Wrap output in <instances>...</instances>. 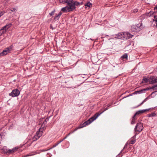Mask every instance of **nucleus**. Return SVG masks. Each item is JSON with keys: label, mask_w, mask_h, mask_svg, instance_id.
Wrapping results in <instances>:
<instances>
[{"label": "nucleus", "mask_w": 157, "mask_h": 157, "mask_svg": "<svg viewBox=\"0 0 157 157\" xmlns=\"http://www.w3.org/2000/svg\"><path fill=\"white\" fill-rule=\"evenodd\" d=\"M153 21H155L156 25H157V16H154Z\"/></svg>", "instance_id": "aec40b11"}, {"label": "nucleus", "mask_w": 157, "mask_h": 157, "mask_svg": "<svg viewBox=\"0 0 157 157\" xmlns=\"http://www.w3.org/2000/svg\"><path fill=\"white\" fill-rule=\"evenodd\" d=\"M64 139L63 140H61V141L58 142L57 143H56L55 146V147L56 146V145H57L58 144H59L60 143L62 142Z\"/></svg>", "instance_id": "2f4dec72"}, {"label": "nucleus", "mask_w": 157, "mask_h": 157, "mask_svg": "<svg viewBox=\"0 0 157 157\" xmlns=\"http://www.w3.org/2000/svg\"><path fill=\"white\" fill-rule=\"evenodd\" d=\"M55 12V10H53L52 11V12L49 13V14L51 16H52L54 14V12Z\"/></svg>", "instance_id": "bb28decb"}, {"label": "nucleus", "mask_w": 157, "mask_h": 157, "mask_svg": "<svg viewBox=\"0 0 157 157\" xmlns=\"http://www.w3.org/2000/svg\"><path fill=\"white\" fill-rule=\"evenodd\" d=\"M85 8H86L87 7H90L92 6V4L91 3H90V2H88L87 3H86L85 5Z\"/></svg>", "instance_id": "dca6fc26"}, {"label": "nucleus", "mask_w": 157, "mask_h": 157, "mask_svg": "<svg viewBox=\"0 0 157 157\" xmlns=\"http://www.w3.org/2000/svg\"><path fill=\"white\" fill-rule=\"evenodd\" d=\"M62 13L61 12H60L58 14H56V16L55 17V19L56 20H58L59 19V18L60 17V16L61 15Z\"/></svg>", "instance_id": "4468645a"}, {"label": "nucleus", "mask_w": 157, "mask_h": 157, "mask_svg": "<svg viewBox=\"0 0 157 157\" xmlns=\"http://www.w3.org/2000/svg\"><path fill=\"white\" fill-rule=\"evenodd\" d=\"M121 58L122 59H127L128 58V55L127 54H125L123 55L121 57Z\"/></svg>", "instance_id": "a211bd4d"}, {"label": "nucleus", "mask_w": 157, "mask_h": 157, "mask_svg": "<svg viewBox=\"0 0 157 157\" xmlns=\"http://www.w3.org/2000/svg\"><path fill=\"white\" fill-rule=\"evenodd\" d=\"M80 3V4L79 5H82V4H83V2H81V3Z\"/></svg>", "instance_id": "e433bc0d"}, {"label": "nucleus", "mask_w": 157, "mask_h": 157, "mask_svg": "<svg viewBox=\"0 0 157 157\" xmlns=\"http://www.w3.org/2000/svg\"><path fill=\"white\" fill-rule=\"evenodd\" d=\"M110 105V104H109V105H108V106H107V107H106V108H105V109L104 110V111H103V112L104 111H106V110H107V109H109V107L110 105Z\"/></svg>", "instance_id": "a878e982"}, {"label": "nucleus", "mask_w": 157, "mask_h": 157, "mask_svg": "<svg viewBox=\"0 0 157 157\" xmlns=\"http://www.w3.org/2000/svg\"><path fill=\"white\" fill-rule=\"evenodd\" d=\"M133 94H141L140 90L135 91L133 93Z\"/></svg>", "instance_id": "b1692460"}, {"label": "nucleus", "mask_w": 157, "mask_h": 157, "mask_svg": "<svg viewBox=\"0 0 157 157\" xmlns=\"http://www.w3.org/2000/svg\"><path fill=\"white\" fill-rule=\"evenodd\" d=\"M155 92H157V91H155Z\"/></svg>", "instance_id": "58836bf2"}, {"label": "nucleus", "mask_w": 157, "mask_h": 157, "mask_svg": "<svg viewBox=\"0 0 157 157\" xmlns=\"http://www.w3.org/2000/svg\"><path fill=\"white\" fill-rule=\"evenodd\" d=\"M4 13V11H0V17L2 16Z\"/></svg>", "instance_id": "c85d7f7f"}, {"label": "nucleus", "mask_w": 157, "mask_h": 157, "mask_svg": "<svg viewBox=\"0 0 157 157\" xmlns=\"http://www.w3.org/2000/svg\"><path fill=\"white\" fill-rule=\"evenodd\" d=\"M149 78H144L143 79L142 81V83H147L148 82L149 83Z\"/></svg>", "instance_id": "2eb2a0df"}, {"label": "nucleus", "mask_w": 157, "mask_h": 157, "mask_svg": "<svg viewBox=\"0 0 157 157\" xmlns=\"http://www.w3.org/2000/svg\"><path fill=\"white\" fill-rule=\"evenodd\" d=\"M125 32L119 33L118 34V37L119 39H125L124 37L125 36Z\"/></svg>", "instance_id": "f8f14e48"}, {"label": "nucleus", "mask_w": 157, "mask_h": 157, "mask_svg": "<svg viewBox=\"0 0 157 157\" xmlns=\"http://www.w3.org/2000/svg\"><path fill=\"white\" fill-rule=\"evenodd\" d=\"M156 116V114L155 113H151L149 115V117H154Z\"/></svg>", "instance_id": "5701e85b"}, {"label": "nucleus", "mask_w": 157, "mask_h": 157, "mask_svg": "<svg viewBox=\"0 0 157 157\" xmlns=\"http://www.w3.org/2000/svg\"><path fill=\"white\" fill-rule=\"evenodd\" d=\"M133 94H133V93L131 94H130L128 96H128H132V95H133Z\"/></svg>", "instance_id": "f704fd0d"}, {"label": "nucleus", "mask_w": 157, "mask_h": 157, "mask_svg": "<svg viewBox=\"0 0 157 157\" xmlns=\"http://www.w3.org/2000/svg\"><path fill=\"white\" fill-rule=\"evenodd\" d=\"M15 8H12V9H11V11H12V12H13V11H14L15 10Z\"/></svg>", "instance_id": "72a5a7b5"}, {"label": "nucleus", "mask_w": 157, "mask_h": 157, "mask_svg": "<svg viewBox=\"0 0 157 157\" xmlns=\"http://www.w3.org/2000/svg\"><path fill=\"white\" fill-rule=\"evenodd\" d=\"M144 129L143 124L141 122H139L136 124L134 129L135 132H141Z\"/></svg>", "instance_id": "39448f33"}, {"label": "nucleus", "mask_w": 157, "mask_h": 157, "mask_svg": "<svg viewBox=\"0 0 157 157\" xmlns=\"http://www.w3.org/2000/svg\"><path fill=\"white\" fill-rule=\"evenodd\" d=\"M43 132V129L40 128L37 131L35 135L33 138V141H35L38 140L42 135Z\"/></svg>", "instance_id": "7ed1b4c3"}, {"label": "nucleus", "mask_w": 157, "mask_h": 157, "mask_svg": "<svg viewBox=\"0 0 157 157\" xmlns=\"http://www.w3.org/2000/svg\"><path fill=\"white\" fill-rule=\"evenodd\" d=\"M147 100V98H146L139 105V106L142 105L144 102H145Z\"/></svg>", "instance_id": "393cba45"}, {"label": "nucleus", "mask_w": 157, "mask_h": 157, "mask_svg": "<svg viewBox=\"0 0 157 157\" xmlns=\"http://www.w3.org/2000/svg\"><path fill=\"white\" fill-rule=\"evenodd\" d=\"M12 49V46H10L9 47L5 48L1 53H0V56L6 55L7 54L10 52V51Z\"/></svg>", "instance_id": "0eeeda50"}, {"label": "nucleus", "mask_w": 157, "mask_h": 157, "mask_svg": "<svg viewBox=\"0 0 157 157\" xmlns=\"http://www.w3.org/2000/svg\"><path fill=\"white\" fill-rule=\"evenodd\" d=\"M156 87H157V85H155L153 86H152L151 87L149 88L148 87H147L146 88L144 89L145 92L146 90H148L150 89H152L153 90H157V88H156Z\"/></svg>", "instance_id": "ddd939ff"}, {"label": "nucleus", "mask_w": 157, "mask_h": 157, "mask_svg": "<svg viewBox=\"0 0 157 157\" xmlns=\"http://www.w3.org/2000/svg\"><path fill=\"white\" fill-rule=\"evenodd\" d=\"M142 23H140L137 25H132L131 29L132 31L137 32L140 31L142 28Z\"/></svg>", "instance_id": "20e7f679"}, {"label": "nucleus", "mask_w": 157, "mask_h": 157, "mask_svg": "<svg viewBox=\"0 0 157 157\" xmlns=\"http://www.w3.org/2000/svg\"><path fill=\"white\" fill-rule=\"evenodd\" d=\"M99 114L98 113H96L93 117L89 119L87 121L85 122L82 124H81L79 126L78 128H82L86 125L90 124L93 121L96 120L97 118L102 113Z\"/></svg>", "instance_id": "f03ea898"}, {"label": "nucleus", "mask_w": 157, "mask_h": 157, "mask_svg": "<svg viewBox=\"0 0 157 157\" xmlns=\"http://www.w3.org/2000/svg\"><path fill=\"white\" fill-rule=\"evenodd\" d=\"M140 94L143 93H145L144 89H142L140 90Z\"/></svg>", "instance_id": "c756f323"}, {"label": "nucleus", "mask_w": 157, "mask_h": 157, "mask_svg": "<svg viewBox=\"0 0 157 157\" xmlns=\"http://www.w3.org/2000/svg\"><path fill=\"white\" fill-rule=\"evenodd\" d=\"M125 36L124 37L125 39H128L132 38V37L133 36V35L129 33L125 32Z\"/></svg>", "instance_id": "9d476101"}, {"label": "nucleus", "mask_w": 157, "mask_h": 157, "mask_svg": "<svg viewBox=\"0 0 157 157\" xmlns=\"http://www.w3.org/2000/svg\"><path fill=\"white\" fill-rule=\"evenodd\" d=\"M154 9H157V6H155V7Z\"/></svg>", "instance_id": "4c0bfd02"}, {"label": "nucleus", "mask_w": 157, "mask_h": 157, "mask_svg": "<svg viewBox=\"0 0 157 157\" xmlns=\"http://www.w3.org/2000/svg\"><path fill=\"white\" fill-rule=\"evenodd\" d=\"M148 110V109H144V110H139V111H137V112H136V113H135V114L134 115V117H135L136 116V115H139V114H140V113H143L145 112L146 111H147Z\"/></svg>", "instance_id": "9b49d317"}, {"label": "nucleus", "mask_w": 157, "mask_h": 157, "mask_svg": "<svg viewBox=\"0 0 157 157\" xmlns=\"http://www.w3.org/2000/svg\"><path fill=\"white\" fill-rule=\"evenodd\" d=\"M138 10L137 9H134L133 10V12L136 13L138 12Z\"/></svg>", "instance_id": "473e14b6"}, {"label": "nucleus", "mask_w": 157, "mask_h": 157, "mask_svg": "<svg viewBox=\"0 0 157 157\" xmlns=\"http://www.w3.org/2000/svg\"><path fill=\"white\" fill-rule=\"evenodd\" d=\"M34 153H33V154L29 153V154H28L27 155L24 156V157H27V156H32V155H35V154H39V153H40V152H35Z\"/></svg>", "instance_id": "f3484780"}, {"label": "nucleus", "mask_w": 157, "mask_h": 157, "mask_svg": "<svg viewBox=\"0 0 157 157\" xmlns=\"http://www.w3.org/2000/svg\"><path fill=\"white\" fill-rule=\"evenodd\" d=\"M11 25V24H9L3 27L0 30V36L5 33L8 29L10 27Z\"/></svg>", "instance_id": "423d86ee"}, {"label": "nucleus", "mask_w": 157, "mask_h": 157, "mask_svg": "<svg viewBox=\"0 0 157 157\" xmlns=\"http://www.w3.org/2000/svg\"><path fill=\"white\" fill-rule=\"evenodd\" d=\"M127 145H128V144L127 143H126L125 146H124V147H125L126 146H127Z\"/></svg>", "instance_id": "c9c22d12"}, {"label": "nucleus", "mask_w": 157, "mask_h": 157, "mask_svg": "<svg viewBox=\"0 0 157 157\" xmlns=\"http://www.w3.org/2000/svg\"><path fill=\"white\" fill-rule=\"evenodd\" d=\"M59 1L60 3L67 4V6L61 9L62 11L66 13L73 11L76 8L75 6H78L80 4L79 2L73 0H59Z\"/></svg>", "instance_id": "f257e3e1"}, {"label": "nucleus", "mask_w": 157, "mask_h": 157, "mask_svg": "<svg viewBox=\"0 0 157 157\" xmlns=\"http://www.w3.org/2000/svg\"><path fill=\"white\" fill-rule=\"evenodd\" d=\"M49 119L48 118H47L45 119V121L43 122V123L44 124H46L47 123V122L48 121Z\"/></svg>", "instance_id": "7c9ffc66"}, {"label": "nucleus", "mask_w": 157, "mask_h": 157, "mask_svg": "<svg viewBox=\"0 0 157 157\" xmlns=\"http://www.w3.org/2000/svg\"><path fill=\"white\" fill-rule=\"evenodd\" d=\"M156 82H157V77L153 76L150 78V84H153Z\"/></svg>", "instance_id": "1a4fd4ad"}, {"label": "nucleus", "mask_w": 157, "mask_h": 157, "mask_svg": "<svg viewBox=\"0 0 157 157\" xmlns=\"http://www.w3.org/2000/svg\"><path fill=\"white\" fill-rule=\"evenodd\" d=\"M18 148L17 147H15L14 148H13L12 149H11L12 151V153H14L16 151H17V150L18 149Z\"/></svg>", "instance_id": "412c9836"}, {"label": "nucleus", "mask_w": 157, "mask_h": 157, "mask_svg": "<svg viewBox=\"0 0 157 157\" xmlns=\"http://www.w3.org/2000/svg\"><path fill=\"white\" fill-rule=\"evenodd\" d=\"M7 152L9 153H12V151L11 149H9L7 150Z\"/></svg>", "instance_id": "cd10ccee"}, {"label": "nucleus", "mask_w": 157, "mask_h": 157, "mask_svg": "<svg viewBox=\"0 0 157 157\" xmlns=\"http://www.w3.org/2000/svg\"><path fill=\"white\" fill-rule=\"evenodd\" d=\"M20 94V92L17 89H15L13 90L12 92L9 94V95L13 97L18 96Z\"/></svg>", "instance_id": "6e6552de"}, {"label": "nucleus", "mask_w": 157, "mask_h": 157, "mask_svg": "<svg viewBox=\"0 0 157 157\" xmlns=\"http://www.w3.org/2000/svg\"><path fill=\"white\" fill-rule=\"evenodd\" d=\"M136 140H131L129 142V144H134Z\"/></svg>", "instance_id": "4be33fe9"}, {"label": "nucleus", "mask_w": 157, "mask_h": 157, "mask_svg": "<svg viewBox=\"0 0 157 157\" xmlns=\"http://www.w3.org/2000/svg\"><path fill=\"white\" fill-rule=\"evenodd\" d=\"M136 120V117H134V116L132 118V120L131 122V124H135V123Z\"/></svg>", "instance_id": "6ab92c4d"}]
</instances>
